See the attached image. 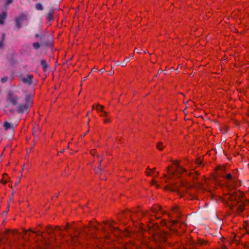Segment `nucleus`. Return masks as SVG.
<instances>
[{"label":"nucleus","mask_w":249,"mask_h":249,"mask_svg":"<svg viewBox=\"0 0 249 249\" xmlns=\"http://www.w3.org/2000/svg\"><path fill=\"white\" fill-rule=\"evenodd\" d=\"M153 230L154 232L152 234L154 236V240L157 243H161L166 241L169 236V234L167 232L160 229L159 226L157 224H153Z\"/></svg>","instance_id":"obj_1"},{"label":"nucleus","mask_w":249,"mask_h":249,"mask_svg":"<svg viewBox=\"0 0 249 249\" xmlns=\"http://www.w3.org/2000/svg\"><path fill=\"white\" fill-rule=\"evenodd\" d=\"M40 44L42 46L49 47L52 44L51 37L46 34H40Z\"/></svg>","instance_id":"obj_2"},{"label":"nucleus","mask_w":249,"mask_h":249,"mask_svg":"<svg viewBox=\"0 0 249 249\" xmlns=\"http://www.w3.org/2000/svg\"><path fill=\"white\" fill-rule=\"evenodd\" d=\"M31 106L30 104H21L17 107V112L19 114H23L24 112L29 113Z\"/></svg>","instance_id":"obj_3"},{"label":"nucleus","mask_w":249,"mask_h":249,"mask_svg":"<svg viewBox=\"0 0 249 249\" xmlns=\"http://www.w3.org/2000/svg\"><path fill=\"white\" fill-rule=\"evenodd\" d=\"M18 97L14 94L13 91H9L7 97V102L9 104L13 106H15L18 104Z\"/></svg>","instance_id":"obj_4"},{"label":"nucleus","mask_w":249,"mask_h":249,"mask_svg":"<svg viewBox=\"0 0 249 249\" xmlns=\"http://www.w3.org/2000/svg\"><path fill=\"white\" fill-rule=\"evenodd\" d=\"M27 19V15L22 13L18 17L16 18L15 22L16 24L17 27L20 29L22 27V22L23 21L26 20Z\"/></svg>","instance_id":"obj_5"},{"label":"nucleus","mask_w":249,"mask_h":249,"mask_svg":"<svg viewBox=\"0 0 249 249\" xmlns=\"http://www.w3.org/2000/svg\"><path fill=\"white\" fill-rule=\"evenodd\" d=\"M33 75L32 74H28L27 77H23L22 78V82L29 85H31L33 84Z\"/></svg>","instance_id":"obj_6"},{"label":"nucleus","mask_w":249,"mask_h":249,"mask_svg":"<svg viewBox=\"0 0 249 249\" xmlns=\"http://www.w3.org/2000/svg\"><path fill=\"white\" fill-rule=\"evenodd\" d=\"M104 107L101 105H98L96 107V109L98 111L101 112L100 116L102 117H107V113L103 110Z\"/></svg>","instance_id":"obj_7"},{"label":"nucleus","mask_w":249,"mask_h":249,"mask_svg":"<svg viewBox=\"0 0 249 249\" xmlns=\"http://www.w3.org/2000/svg\"><path fill=\"white\" fill-rule=\"evenodd\" d=\"M54 10L53 8H51L47 15L46 16V18L48 21H50L53 19V14L54 13Z\"/></svg>","instance_id":"obj_8"},{"label":"nucleus","mask_w":249,"mask_h":249,"mask_svg":"<svg viewBox=\"0 0 249 249\" xmlns=\"http://www.w3.org/2000/svg\"><path fill=\"white\" fill-rule=\"evenodd\" d=\"M7 17V13L6 12H3L0 14V24L2 25L4 24V21Z\"/></svg>","instance_id":"obj_9"},{"label":"nucleus","mask_w":249,"mask_h":249,"mask_svg":"<svg viewBox=\"0 0 249 249\" xmlns=\"http://www.w3.org/2000/svg\"><path fill=\"white\" fill-rule=\"evenodd\" d=\"M173 164L175 165H176L178 167V169H177L176 172L178 173H182L184 172H185L186 170L185 169H184L183 167L180 166L177 161H174L173 162Z\"/></svg>","instance_id":"obj_10"},{"label":"nucleus","mask_w":249,"mask_h":249,"mask_svg":"<svg viewBox=\"0 0 249 249\" xmlns=\"http://www.w3.org/2000/svg\"><path fill=\"white\" fill-rule=\"evenodd\" d=\"M238 198L239 196L235 193H231L229 196V199L231 201H237Z\"/></svg>","instance_id":"obj_11"},{"label":"nucleus","mask_w":249,"mask_h":249,"mask_svg":"<svg viewBox=\"0 0 249 249\" xmlns=\"http://www.w3.org/2000/svg\"><path fill=\"white\" fill-rule=\"evenodd\" d=\"M3 127H4V129L5 130H8L10 128H13L14 129V127L12 125V124H10L8 122H4L3 124Z\"/></svg>","instance_id":"obj_12"},{"label":"nucleus","mask_w":249,"mask_h":249,"mask_svg":"<svg viewBox=\"0 0 249 249\" xmlns=\"http://www.w3.org/2000/svg\"><path fill=\"white\" fill-rule=\"evenodd\" d=\"M40 63H41V65L43 68V71H45L47 70L48 67V66L47 64V62L45 60H44V59H42L41 60V62H40Z\"/></svg>","instance_id":"obj_13"},{"label":"nucleus","mask_w":249,"mask_h":249,"mask_svg":"<svg viewBox=\"0 0 249 249\" xmlns=\"http://www.w3.org/2000/svg\"><path fill=\"white\" fill-rule=\"evenodd\" d=\"M25 102L26 104H30L32 106V100L30 95L28 94L26 95Z\"/></svg>","instance_id":"obj_14"},{"label":"nucleus","mask_w":249,"mask_h":249,"mask_svg":"<svg viewBox=\"0 0 249 249\" xmlns=\"http://www.w3.org/2000/svg\"><path fill=\"white\" fill-rule=\"evenodd\" d=\"M207 241L203 240V239H199L198 240V241H197V245H199V246H204V245H207Z\"/></svg>","instance_id":"obj_15"},{"label":"nucleus","mask_w":249,"mask_h":249,"mask_svg":"<svg viewBox=\"0 0 249 249\" xmlns=\"http://www.w3.org/2000/svg\"><path fill=\"white\" fill-rule=\"evenodd\" d=\"M40 46H41V44L38 42H34L33 44V47L36 50H37Z\"/></svg>","instance_id":"obj_16"},{"label":"nucleus","mask_w":249,"mask_h":249,"mask_svg":"<svg viewBox=\"0 0 249 249\" xmlns=\"http://www.w3.org/2000/svg\"><path fill=\"white\" fill-rule=\"evenodd\" d=\"M36 8L37 10L41 11L43 9V7L41 3H37L36 5Z\"/></svg>","instance_id":"obj_17"},{"label":"nucleus","mask_w":249,"mask_h":249,"mask_svg":"<svg viewBox=\"0 0 249 249\" xmlns=\"http://www.w3.org/2000/svg\"><path fill=\"white\" fill-rule=\"evenodd\" d=\"M158 211L162 212V208L160 206H157L156 208L153 209V213H157Z\"/></svg>","instance_id":"obj_18"},{"label":"nucleus","mask_w":249,"mask_h":249,"mask_svg":"<svg viewBox=\"0 0 249 249\" xmlns=\"http://www.w3.org/2000/svg\"><path fill=\"white\" fill-rule=\"evenodd\" d=\"M130 60V58L129 57H125L124 59V61L123 62H122V67H124L126 65V64L127 62H128Z\"/></svg>","instance_id":"obj_19"},{"label":"nucleus","mask_w":249,"mask_h":249,"mask_svg":"<svg viewBox=\"0 0 249 249\" xmlns=\"http://www.w3.org/2000/svg\"><path fill=\"white\" fill-rule=\"evenodd\" d=\"M108 226H109V228L110 229V230L111 231H113L115 230H117V231H119V229L118 228H116L115 227H114L111 223H108Z\"/></svg>","instance_id":"obj_20"},{"label":"nucleus","mask_w":249,"mask_h":249,"mask_svg":"<svg viewBox=\"0 0 249 249\" xmlns=\"http://www.w3.org/2000/svg\"><path fill=\"white\" fill-rule=\"evenodd\" d=\"M238 210L240 212H242L244 210V205L243 203L240 204L238 207Z\"/></svg>","instance_id":"obj_21"},{"label":"nucleus","mask_w":249,"mask_h":249,"mask_svg":"<svg viewBox=\"0 0 249 249\" xmlns=\"http://www.w3.org/2000/svg\"><path fill=\"white\" fill-rule=\"evenodd\" d=\"M102 160H101L100 161V164H99V167L95 170V172L97 174H100V172H101V170H102V168L101 167V162Z\"/></svg>","instance_id":"obj_22"},{"label":"nucleus","mask_w":249,"mask_h":249,"mask_svg":"<svg viewBox=\"0 0 249 249\" xmlns=\"http://www.w3.org/2000/svg\"><path fill=\"white\" fill-rule=\"evenodd\" d=\"M169 190L172 192H178V188L176 186L170 187H169Z\"/></svg>","instance_id":"obj_23"},{"label":"nucleus","mask_w":249,"mask_h":249,"mask_svg":"<svg viewBox=\"0 0 249 249\" xmlns=\"http://www.w3.org/2000/svg\"><path fill=\"white\" fill-rule=\"evenodd\" d=\"M163 147L162 142H160L157 145V148L160 150H162Z\"/></svg>","instance_id":"obj_24"},{"label":"nucleus","mask_w":249,"mask_h":249,"mask_svg":"<svg viewBox=\"0 0 249 249\" xmlns=\"http://www.w3.org/2000/svg\"><path fill=\"white\" fill-rule=\"evenodd\" d=\"M8 78L7 76H4V77L1 78L0 80L2 83H4L8 80Z\"/></svg>","instance_id":"obj_25"},{"label":"nucleus","mask_w":249,"mask_h":249,"mask_svg":"<svg viewBox=\"0 0 249 249\" xmlns=\"http://www.w3.org/2000/svg\"><path fill=\"white\" fill-rule=\"evenodd\" d=\"M5 4L6 5H9L10 4L12 3L13 2V0H5Z\"/></svg>","instance_id":"obj_26"},{"label":"nucleus","mask_w":249,"mask_h":249,"mask_svg":"<svg viewBox=\"0 0 249 249\" xmlns=\"http://www.w3.org/2000/svg\"><path fill=\"white\" fill-rule=\"evenodd\" d=\"M36 128L35 127L33 131V135L35 136V137H37V133H36Z\"/></svg>","instance_id":"obj_27"},{"label":"nucleus","mask_w":249,"mask_h":249,"mask_svg":"<svg viewBox=\"0 0 249 249\" xmlns=\"http://www.w3.org/2000/svg\"><path fill=\"white\" fill-rule=\"evenodd\" d=\"M226 178L229 179H231L232 178V176L230 174H228L226 176Z\"/></svg>","instance_id":"obj_28"},{"label":"nucleus","mask_w":249,"mask_h":249,"mask_svg":"<svg viewBox=\"0 0 249 249\" xmlns=\"http://www.w3.org/2000/svg\"><path fill=\"white\" fill-rule=\"evenodd\" d=\"M104 121L105 123H109L110 122V119L109 118H106L104 120Z\"/></svg>","instance_id":"obj_29"},{"label":"nucleus","mask_w":249,"mask_h":249,"mask_svg":"<svg viewBox=\"0 0 249 249\" xmlns=\"http://www.w3.org/2000/svg\"><path fill=\"white\" fill-rule=\"evenodd\" d=\"M196 163L197 165H200L201 164V161L200 160L198 159L196 161Z\"/></svg>","instance_id":"obj_30"},{"label":"nucleus","mask_w":249,"mask_h":249,"mask_svg":"<svg viewBox=\"0 0 249 249\" xmlns=\"http://www.w3.org/2000/svg\"><path fill=\"white\" fill-rule=\"evenodd\" d=\"M5 33H3L2 34V40L1 41H3L4 42V40H5Z\"/></svg>","instance_id":"obj_31"},{"label":"nucleus","mask_w":249,"mask_h":249,"mask_svg":"<svg viewBox=\"0 0 249 249\" xmlns=\"http://www.w3.org/2000/svg\"><path fill=\"white\" fill-rule=\"evenodd\" d=\"M114 73V71L112 70L108 71V74L109 75H112Z\"/></svg>","instance_id":"obj_32"},{"label":"nucleus","mask_w":249,"mask_h":249,"mask_svg":"<svg viewBox=\"0 0 249 249\" xmlns=\"http://www.w3.org/2000/svg\"><path fill=\"white\" fill-rule=\"evenodd\" d=\"M106 71V70L104 68L101 69L100 70V72H101V74H102L103 73H104L105 71Z\"/></svg>","instance_id":"obj_33"},{"label":"nucleus","mask_w":249,"mask_h":249,"mask_svg":"<svg viewBox=\"0 0 249 249\" xmlns=\"http://www.w3.org/2000/svg\"><path fill=\"white\" fill-rule=\"evenodd\" d=\"M3 46V41H0V49H1Z\"/></svg>","instance_id":"obj_34"},{"label":"nucleus","mask_w":249,"mask_h":249,"mask_svg":"<svg viewBox=\"0 0 249 249\" xmlns=\"http://www.w3.org/2000/svg\"><path fill=\"white\" fill-rule=\"evenodd\" d=\"M35 37L36 38H38L39 37V38L40 39V35L38 34H36L35 35Z\"/></svg>","instance_id":"obj_35"},{"label":"nucleus","mask_w":249,"mask_h":249,"mask_svg":"<svg viewBox=\"0 0 249 249\" xmlns=\"http://www.w3.org/2000/svg\"><path fill=\"white\" fill-rule=\"evenodd\" d=\"M178 210V207L177 206H175L173 208V211L174 212H177Z\"/></svg>","instance_id":"obj_36"},{"label":"nucleus","mask_w":249,"mask_h":249,"mask_svg":"<svg viewBox=\"0 0 249 249\" xmlns=\"http://www.w3.org/2000/svg\"><path fill=\"white\" fill-rule=\"evenodd\" d=\"M88 78V76H86V77H84L82 80V82L85 81L86 80H87V79Z\"/></svg>","instance_id":"obj_37"},{"label":"nucleus","mask_w":249,"mask_h":249,"mask_svg":"<svg viewBox=\"0 0 249 249\" xmlns=\"http://www.w3.org/2000/svg\"><path fill=\"white\" fill-rule=\"evenodd\" d=\"M115 64H116V65H117V66L120 65V62H119V61H117L115 62Z\"/></svg>","instance_id":"obj_38"},{"label":"nucleus","mask_w":249,"mask_h":249,"mask_svg":"<svg viewBox=\"0 0 249 249\" xmlns=\"http://www.w3.org/2000/svg\"><path fill=\"white\" fill-rule=\"evenodd\" d=\"M97 70V68H93L92 70V71H96Z\"/></svg>","instance_id":"obj_39"},{"label":"nucleus","mask_w":249,"mask_h":249,"mask_svg":"<svg viewBox=\"0 0 249 249\" xmlns=\"http://www.w3.org/2000/svg\"><path fill=\"white\" fill-rule=\"evenodd\" d=\"M19 181H20V179H19L18 181H17V182H16V183H15V185H16H16H17L18 184V183L19 182Z\"/></svg>","instance_id":"obj_40"},{"label":"nucleus","mask_w":249,"mask_h":249,"mask_svg":"<svg viewBox=\"0 0 249 249\" xmlns=\"http://www.w3.org/2000/svg\"><path fill=\"white\" fill-rule=\"evenodd\" d=\"M126 216H129L130 217L131 216L130 214V213L129 212H127L126 213Z\"/></svg>","instance_id":"obj_41"},{"label":"nucleus","mask_w":249,"mask_h":249,"mask_svg":"<svg viewBox=\"0 0 249 249\" xmlns=\"http://www.w3.org/2000/svg\"><path fill=\"white\" fill-rule=\"evenodd\" d=\"M13 195L12 194V195H11V196H10V200H11V199L13 198Z\"/></svg>","instance_id":"obj_42"},{"label":"nucleus","mask_w":249,"mask_h":249,"mask_svg":"<svg viewBox=\"0 0 249 249\" xmlns=\"http://www.w3.org/2000/svg\"><path fill=\"white\" fill-rule=\"evenodd\" d=\"M64 151H65V149H63L62 150H61V151H60V153H63Z\"/></svg>","instance_id":"obj_43"},{"label":"nucleus","mask_w":249,"mask_h":249,"mask_svg":"<svg viewBox=\"0 0 249 249\" xmlns=\"http://www.w3.org/2000/svg\"><path fill=\"white\" fill-rule=\"evenodd\" d=\"M155 182H156V181H155V180H153V181H152V184H154V183H155Z\"/></svg>","instance_id":"obj_44"},{"label":"nucleus","mask_w":249,"mask_h":249,"mask_svg":"<svg viewBox=\"0 0 249 249\" xmlns=\"http://www.w3.org/2000/svg\"><path fill=\"white\" fill-rule=\"evenodd\" d=\"M172 222H173V223L174 224H175L176 223V222L175 221H174V220H173V221H172Z\"/></svg>","instance_id":"obj_45"},{"label":"nucleus","mask_w":249,"mask_h":249,"mask_svg":"<svg viewBox=\"0 0 249 249\" xmlns=\"http://www.w3.org/2000/svg\"><path fill=\"white\" fill-rule=\"evenodd\" d=\"M161 70H160L159 71H158V73H160V72H161Z\"/></svg>","instance_id":"obj_46"},{"label":"nucleus","mask_w":249,"mask_h":249,"mask_svg":"<svg viewBox=\"0 0 249 249\" xmlns=\"http://www.w3.org/2000/svg\"><path fill=\"white\" fill-rule=\"evenodd\" d=\"M92 155L94 156L95 155V152H92L91 153Z\"/></svg>","instance_id":"obj_47"},{"label":"nucleus","mask_w":249,"mask_h":249,"mask_svg":"<svg viewBox=\"0 0 249 249\" xmlns=\"http://www.w3.org/2000/svg\"><path fill=\"white\" fill-rule=\"evenodd\" d=\"M154 230H153V225H152V229H151V231ZM154 232V231H153V232Z\"/></svg>","instance_id":"obj_48"},{"label":"nucleus","mask_w":249,"mask_h":249,"mask_svg":"<svg viewBox=\"0 0 249 249\" xmlns=\"http://www.w3.org/2000/svg\"><path fill=\"white\" fill-rule=\"evenodd\" d=\"M2 183H4V184H5V183H6V181H2Z\"/></svg>","instance_id":"obj_49"},{"label":"nucleus","mask_w":249,"mask_h":249,"mask_svg":"<svg viewBox=\"0 0 249 249\" xmlns=\"http://www.w3.org/2000/svg\"><path fill=\"white\" fill-rule=\"evenodd\" d=\"M87 133H88V131H87V132L85 133V134H84V136H85V135H86V134H87Z\"/></svg>","instance_id":"obj_50"},{"label":"nucleus","mask_w":249,"mask_h":249,"mask_svg":"<svg viewBox=\"0 0 249 249\" xmlns=\"http://www.w3.org/2000/svg\"><path fill=\"white\" fill-rule=\"evenodd\" d=\"M87 133H88V131H87V132L85 133V134H84V136H85V135H86V134H87Z\"/></svg>","instance_id":"obj_51"},{"label":"nucleus","mask_w":249,"mask_h":249,"mask_svg":"<svg viewBox=\"0 0 249 249\" xmlns=\"http://www.w3.org/2000/svg\"><path fill=\"white\" fill-rule=\"evenodd\" d=\"M87 133H88V131H87V132L85 133V134H84V136H85V135H86V134H87Z\"/></svg>","instance_id":"obj_52"},{"label":"nucleus","mask_w":249,"mask_h":249,"mask_svg":"<svg viewBox=\"0 0 249 249\" xmlns=\"http://www.w3.org/2000/svg\"><path fill=\"white\" fill-rule=\"evenodd\" d=\"M155 170V168H153V169H152V171H154Z\"/></svg>","instance_id":"obj_53"},{"label":"nucleus","mask_w":249,"mask_h":249,"mask_svg":"<svg viewBox=\"0 0 249 249\" xmlns=\"http://www.w3.org/2000/svg\"><path fill=\"white\" fill-rule=\"evenodd\" d=\"M130 57H131V58H133V55H130Z\"/></svg>","instance_id":"obj_54"},{"label":"nucleus","mask_w":249,"mask_h":249,"mask_svg":"<svg viewBox=\"0 0 249 249\" xmlns=\"http://www.w3.org/2000/svg\"><path fill=\"white\" fill-rule=\"evenodd\" d=\"M130 57H131V58H133V55H130Z\"/></svg>","instance_id":"obj_55"},{"label":"nucleus","mask_w":249,"mask_h":249,"mask_svg":"<svg viewBox=\"0 0 249 249\" xmlns=\"http://www.w3.org/2000/svg\"><path fill=\"white\" fill-rule=\"evenodd\" d=\"M141 50L140 51H138V52H137L138 53H140L141 52Z\"/></svg>","instance_id":"obj_56"},{"label":"nucleus","mask_w":249,"mask_h":249,"mask_svg":"<svg viewBox=\"0 0 249 249\" xmlns=\"http://www.w3.org/2000/svg\"><path fill=\"white\" fill-rule=\"evenodd\" d=\"M141 50L140 51H138V52H137L138 53H140L141 52Z\"/></svg>","instance_id":"obj_57"},{"label":"nucleus","mask_w":249,"mask_h":249,"mask_svg":"<svg viewBox=\"0 0 249 249\" xmlns=\"http://www.w3.org/2000/svg\"><path fill=\"white\" fill-rule=\"evenodd\" d=\"M159 249H162V248L161 247H159Z\"/></svg>","instance_id":"obj_58"},{"label":"nucleus","mask_w":249,"mask_h":249,"mask_svg":"<svg viewBox=\"0 0 249 249\" xmlns=\"http://www.w3.org/2000/svg\"><path fill=\"white\" fill-rule=\"evenodd\" d=\"M58 195H59V194H56V195H57V196H57H57H58Z\"/></svg>","instance_id":"obj_59"},{"label":"nucleus","mask_w":249,"mask_h":249,"mask_svg":"<svg viewBox=\"0 0 249 249\" xmlns=\"http://www.w3.org/2000/svg\"><path fill=\"white\" fill-rule=\"evenodd\" d=\"M58 195H59V194H56V195H57V196H57H57H58Z\"/></svg>","instance_id":"obj_60"},{"label":"nucleus","mask_w":249,"mask_h":249,"mask_svg":"<svg viewBox=\"0 0 249 249\" xmlns=\"http://www.w3.org/2000/svg\"><path fill=\"white\" fill-rule=\"evenodd\" d=\"M3 213H4L5 214H6L7 213V212H4Z\"/></svg>","instance_id":"obj_61"},{"label":"nucleus","mask_w":249,"mask_h":249,"mask_svg":"<svg viewBox=\"0 0 249 249\" xmlns=\"http://www.w3.org/2000/svg\"><path fill=\"white\" fill-rule=\"evenodd\" d=\"M147 175H150V174L149 173L147 174Z\"/></svg>","instance_id":"obj_62"},{"label":"nucleus","mask_w":249,"mask_h":249,"mask_svg":"<svg viewBox=\"0 0 249 249\" xmlns=\"http://www.w3.org/2000/svg\"><path fill=\"white\" fill-rule=\"evenodd\" d=\"M176 71H177V72H178V69H177Z\"/></svg>","instance_id":"obj_63"},{"label":"nucleus","mask_w":249,"mask_h":249,"mask_svg":"<svg viewBox=\"0 0 249 249\" xmlns=\"http://www.w3.org/2000/svg\"><path fill=\"white\" fill-rule=\"evenodd\" d=\"M176 71H177V72H178V69H177Z\"/></svg>","instance_id":"obj_64"}]
</instances>
